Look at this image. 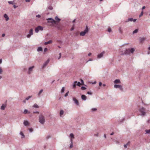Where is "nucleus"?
Masks as SVG:
<instances>
[{"instance_id": "obj_45", "label": "nucleus", "mask_w": 150, "mask_h": 150, "mask_svg": "<svg viewBox=\"0 0 150 150\" xmlns=\"http://www.w3.org/2000/svg\"><path fill=\"white\" fill-rule=\"evenodd\" d=\"M73 143L71 144H71H70V146H69L70 148L71 149V148H72L73 147Z\"/></svg>"}, {"instance_id": "obj_4", "label": "nucleus", "mask_w": 150, "mask_h": 150, "mask_svg": "<svg viewBox=\"0 0 150 150\" xmlns=\"http://www.w3.org/2000/svg\"><path fill=\"white\" fill-rule=\"evenodd\" d=\"M47 21L48 23H56V21L52 18H49L47 19Z\"/></svg>"}, {"instance_id": "obj_53", "label": "nucleus", "mask_w": 150, "mask_h": 150, "mask_svg": "<svg viewBox=\"0 0 150 150\" xmlns=\"http://www.w3.org/2000/svg\"><path fill=\"white\" fill-rule=\"evenodd\" d=\"M119 30L120 32L121 33H122V31L121 30V28H119Z\"/></svg>"}, {"instance_id": "obj_43", "label": "nucleus", "mask_w": 150, "mask_h": 150, "mask_svg": "<svg viewBox=\"0 0 150 150\" xmlns=\"http://www.w3.org/2000/svg\"><path fill=\"white\" fill-rule=\"evenodd\" d=\"M69 93V91H68L65 94V95H64V96L65 97H67V96H68V93Z\"/></svg>"}, {"instance_id": "obj_31", "label": "nucleus", "mask_w": 150, "mask_h": 150, "mask_svg": "<svg viewBox=\"0 0 150 150\" xmlns=\"http://www.w3.org/2000/svg\"><path fill=\"white\" fill-rule=\"evenodd\" d=\"M70 136L71 137V138H74V136L73 134L71 133L70 134Z\"/></svg>"}, {"instance_id": "obj_63", "label": "nucleus", "mask_w": 150, "mask_h": 150, "mask_svg": "<svg viewBox=\"0 0 150 150\" xmlns=\"http://www.w3.org/2000/svg\"><path fill=\"white\" fill-rule=\"evenodd\" d=\"M137 20V19H133V20L132 21L134 22H135Z\"/></svg>"}, {"instance_id": "obj_3", "label": "nucleus", "mask_w": 150, "mask_h": 150, "mask_svg": "<svg viewBox=\"0 0 150 150\" xmlns=\"http://www.w3.org/2000/svg\"><path fill=\"white\" fill-rule=\"evenodd\" d=\"M139 110L141 113V115H145L146 113L145 112V108H144L142 107L139 109Z\"/></svg>"}, {"instance_id": "obj_36", "label": "nucleus", "mask_w": 150, "mask_h": 150, "mask_svg": "<svg viewBox=\"0 0 150 150\" xmlns=\"http://www.w3.org/2000/svg\"><path fill=\"white\" fill-rule=\"evenodd\" d=\"M81 83L79 82H77L76 85L78 86H80L81 85Z\"/></svg>"}, {"instance_id": "obj_49", "label": "nucleus", "mask_w": 150, "mask_h": 150, "mask_svg": "<svg viewBox=\"0 0 150 150\" xmlns=\"http://www.w3.org/2000/svg\"><path fill=\"white\" fill-rule=\"evenodd\" d=\"M47 50V48H45L44 49V52H46Z\"/></svg>"}, {"instance_id": "obj_52", "label": "nucleus", "mask_w": 150, "mask_h": 150, "mask_svg": "<svg viewBox=\"0 0 150 150\" xmlns=\"http://www.w3.org/2000/svg\"><path fill=\"white\" fill-rule=\"evenodd\" d=\"M81 83H82V85L83 84L84 82H83V80L82 79H81Z\"/></svg>"}, {"instance_id": "obj_14", "label": "nucleus", "mask_w": 150, "mask_h": 150, "mask_svg": "<svg viewBox=\"0 0 150 150\" xmlns=\"http://www.w3.org/2000/svg\"><path fill=\"white\" fill-rule=\"evenodd\" d=\"M114 82L115 84L120 83H121V81L119 79H116L114 81Z\"/></svg>"}, {"instance_id": "obj_61", "label": "nucleus", "mask_w": 150, "mask_h": 150, "mask_svg": "<svg viewBox=\"0 0 150 150\" xmlns=\"http://www.w3.org/2000/svg\"><path fill=\"white\" fill-rule=\"evenodd\" d=\"M145 6H143L142 8V10H143L145 9Z\"/></svg>"}, {"instance_id": "obj_58", "label": "nucleus", "mask_w": 150, "mask_h": 150, "mask_svg": "<svg viewBox=\"0 0 150 150\" xmlns=\"http://www.w3.org/2000/svg\"><path fill=\"white\" fill-rule=\"evenodd\" d=\"M127 145L126 144H125L124 145V147L125 148H127Z\"/></svg>"}, {"instance_id": "obj_59", "label": "nucleus", "mask_w": 150, "mask_h": 150, "mask_svg": "<svg viewBox=\"0 0 150 150\" xmlns=\"http://www.w3.org/2000/svg\"><path fill=\"white\" fill-rule=\"evenodd\" d=\"M121 55H126V54H125V52H124V53H122L121 54Z\"/></svg>"}, {"instance_id": "obj_9", "label": "nucleus", "mask_w": 150, "mask_h": 150, "mask_svg": "<svg viewBox=\"0 0 150 150\" xmlns=\"http://www.w3.org/2000/svg\"><path fill=\"white\" fill-rule=\"evenodd\" d=\"M146 39V38L144 37H140L139 38V42L140 43H142Z\"/></svg>"}, {"instance_id": "obj_10", "label": "nucleus", "mask_w": 150, "mask_h": 150, "mask_svg": "<svg viewBox=\"0 0 150 150\" xmlns=\"http://www.w3.org/2000/svg\"><path fill=\"white\" fill-rule=\"evenodd\" d=\"M50 61V60L49 59H47L43 64V65L42 66V68H44L49 63Z\"/></svg>"}, {"instance_id": "obj_30", "label": "nucleus", "mask_w": 150, "mask_h": 150, "mask_svg": "<svg viewBox=\"0 0 150 150\" xmlns=\"http://www.w3.org/2000/svg\"><path fill=\"white\" fill-rule=\"evenodd\" d=\"M138 29H136L133 32V34L136 33L138 32Z\"/></svg>"}, {"instance_id": "obj_13", "label": "nucleus", "mask_w": 150, "mask_h": 150, "mask_svg": "<svg viewBox=\"0 0 150 150\" xmlns=\"http://www.w3.org/2000/svg\"><path fill=\"white\" fill-rule=\"evenodd\" d=\"M125 52V54H126V55L129 54L130 53V49H126Z\"/></svg>"}, {"instance_id": "obj_35", "label": "nucleus", "mask_w": 150, "mask_h": 150, "mask_svg": "<svg viewBox=\"0 0 150 150\" xmlns=\"http://www.w3.org/2000/svg\"><path fill=\"white\" fill-rule=\"evenodd\" d=\"M65 90V88L64 87H63L62 88V89H61V93H63L64 92Z\"/></svg>"}, {"instance_id": "obj_51", "label": "nucleus", "mask_w": 150, "mask_h": 150, "mask_svg": "<svg viewBox=\"0 0 150 150\" xmlns=\"http://www.w3.org/2000/svg\"><path fill=\"white\" fill-rule=\"evenodd\" d=\"M36 17L38 18H40L41 17V16L40 15H38L36 16Z\"/></svg>"}, {"instance_id": "obj_28", "label": "nucleus", "mask_w": 150, "mask_h": 150, "mask_svg": "<svg viewBox=\"0 0 150 150\" xmlns=\"http://www.w3.org/2000/svg\"><path fill=\"white\" fill-rule=\"evenodd\" d=\"M64 113V111L62 110H61L60 112V116H61Z\"/></svg>"}, {"instance_id": "obj_55", "label": "nucleus", "mask_w": 150, "mask_h": 150, "mask_svg": "<svg viewBox=\"0 0 150 150\" xmlns=\"http://www.w3.org/2000/svg\"><path fill=\"white\" fill-rule=\"evenodd\" d=\"M70 141L71 142V144L73 143V139L71 138V139Z\"/></svg>"}, {"instance_id": "obj_16", "label": "nucleus", "mask_w": 150, "mask_h": 150, "mask_svg": "<svg viewBox=\"0 0 150 150\" xmlns=\"http://www.w3.org/2000/svg\"><path fill=\"white\" fill-rule=\"evenodd\" d=\"M4 17L6 18V21H8L9 20V18L7 14H5L4 15Z\"/></svg>"}, {"instance_id": "obj_12", "label": "nucleus", "mask_w": 150, "mask_h": 150, "mask_svg": "<svg viewBox=\"0 0 150 150\" xmlns=\"http://www.w3.org/2000/svg\"><path fill=\"white\" fill-rule=\"evenodd\" d=\"M104 53L105 52L103 51L101 52L100 54H98L97 56L98 58H100L102 57Z\"/></svg>"}, {"instance_id": "obj_15", "label": "nucleus", "mask_w": 150, "mask_h": 150, "mask_svg": "<svg viewBox=\"0 0 150 150\" xmlns=\"http://www.w3.org/2000/svg\"><path fill=\"white\" fill-rule=\"evenodd\" d=\"M81 99L84 100H86V97L85 95H81Z\"/></svg>"}, {"instance_id": "obj_62", "label": "nucleus", "mask_w": 150, "mask_h": 150, "mask_svg": "<svg viewBox=\"0 0 150 150\" xmlns=\"http://www.w3.org/2000/svg\"><path fill=\"white\" fill-rule=\"evenodd\" d=\"M30 1V0H25V1L26 2H29Z\"/></svg>"}, {"instance_id": "obj_7", "label": "nucleus", "mask_w": 150, "mask_h": 150, "mask_svg": "<svg viewBox=\"0 0 150 150\" xmlns=\"http://www.w3.org/2000/svg\"><path fill=\"white\" fill-rule=\"evenodd\" d=\"M29 34H28L27 35V37L28 38H30L31 35H33V29H31L29 32Z\"/></svg>"}, {"instance_id": "obj_20", "label": "nucleus", "mask_w": 150, "mask_h": 150, "mask_svg": "<svg viewBox=\"0 0 150 150\" xmlns=\"http://www.w3.org/2000/svg\"><path fill=\"white\" fill-rule=\"evenodd\" d=\"M42 49L41 47H38V49H37V51L38 52L42 51Z\"/></svg>"}, {"instance_id": "obj_5", "label": "nucleus", "mask_w": 150, "mask_h": 150, "mask_svg": "<svg viewBox=\"0 0 150 150\" xmlns=\"http://www.w3.org/2000/svg\"><path fill=\"white\" fill-rule=\"evenodd\" d=\"M55 25L54 26L57 28L58 30H61L63 29V27L62 26L60 25L58 23H55Z\"/></svg>"}, {"instance_id": "obj_32", "label": "nucleus", "mask_w": 150, "mask_h": 150, "mask_svg": "<svg viewBox=\"0 0 150 150\" xmlns=\"http://www.w3.org/2000/svg\"><path fill=\"white\" fill-rule=\"evenodd\" d=\"M39 28H38V27L35 28V31L36 33H38L39 32Z\"/></svg>"}, {"instance_id": "obj_19", "label": "nucleus", "mask_w": 150, "mask_h": 150, "mask_svg": "<svg viewBox=\"0 0 150 150\" xmlns=\"http://www.w3.org/2000/svg\"><path fill=\"white\" fill-rule=\"evenodd\" d=\"M52 42V41L51 40H50L49 41L45 42L44 43L45 45H47L51 43Z\"/></svg>"}, {"instance_id": "obj_1", "label": "nucleus", "mask_w": 150, "mask_h": 150, "mask_svg": "<svg viewBox=\"0 0 150 150\" xmlns=\"http://www.w3.org/2000/svg\"><path fill=\"white\" fill-rule=\"evenodd\" d=\"M39 121L42 124H44L45 122V117L42 115H40L39 117Z\"/></svg>"}, {"instance_id": "obj_22", "label": "nucleus", "mask_w": 150, "mask_h": 150, "mask_svg": "<svg viewBox=\"0 0 150 150\" xmlns=\"http://www.w3.org/2000/svg\"><path fill=\"white\" fill-rule=\"evenodd\" d=\"M20 134L21 136V138H25V135H24L23 133L22 132H20Z\"/></svg>"}, {"instance_id": "obj_11", "label": "nucleus", "mask_w": 150, "mask_h": 150, "mask_svg": "<svg viewBox=\"0 0 150 150\" xmlns=\"http://www.w3.org/2000/svg\"><path fill=\"white\" fill-rule=\"evenodd\" d=\"M73 100L74 101V103L77 105H79V103L77 100L75 98H73Z\"/></svg>"}, {"instance_id": "obj_50", "label": "nucleus", "mask_w": 150, "mask_h": 150, "mask_svg": "<svg viewBox=\"0 0 150 150\" xmlns=\"http://www.w3.org/2000/svg\"><path fill=\"white\" fill-rule=\"evenodd\" d=\"M143 14V11H142L141 13V14H140V15H139V16L140 17L141 16H142Z\"/></svg>"}, {"instance_id": "obj_57", "label": "nucleus", "mask_w": 150, "mask_h": 150, "mask_svg": "<svg viewBox=\"0 0 150 150\" xmlns=\"http://www.w3.org/2000/svg\"><path fill=\"white\" fill-rule=\"evenodd\" d=\"M74 30V28L73 27H72V28L70 30L71 31H72Z\"/></svg>"}, {"instance_id": "obj_64", "label": "nucleus", "mask_w": 150, "mask_h": 150, "mask_svg": "<svg viewBox=\"0 0 150 150\" xmlns=\"http://www.w3.org/2000/svg\"><path fill=\"white\" fill-rule=\"evenodd\" d=\"M2 62V60L1 59H0V64H1Z\"/></svg>"}, {"instance_id": "obj_27", "label": "nucleus", "mask_w": 150, "mask_h": 150, "mask_svg": "<svg viewBox=\"0 0 150 150\" xmlns=\"http://www.w3.org/2000/svg\"><path fill=\"white\" fill-rule=\"evenodd\" d=\"M38 28H39V30H43V28L40 26H38Z\"/></svg>"}, {"instance_id": "obj_26", "label": "nucleus", "mask_w": 150, "mask_h": 150, "mask_svg": "<svg viewBox=\"0 0 150 150\" xmlns=\"http://www.w3.org/2000/svg\"><path fill=\"white\" fill-rule=\"evenodd\" d=\"M43 91V89H41L40 91L38 93V96H40L41 93H42V92Z\"/></svg>"}, {"instance_id": "obj_24", "label": "nucleus", "mask_w": 150, "mask_h": 150, "mask_svg": "<svg viewBox=\"0 0 150 150\" xmlns=\"http://www.w3.org/2000/svg\"><path fill=\"white\" fill-rule=\"evenodd\" d=\"M135 51V50L134 48H132L130 50V53H133Z\"/></svg>"}, {"instance_id": "obj_48", "label": "nucleus", "mask_w": 150, "mask_h": 150, "mask_svg": "<svg viewBox=\"0 0 150 150\" xmlns=\"http://www.w3.org/2000/svg\"><path fill=\"white\" fill-rule=\"evenodd\" d=\"M87 93L89 95H91L92 94V93L91 92H90L89 91H88L87 92Z\"/></svg>"}, {"instance_id": "obj_29", "label": "nucleus", "mask_w": 150, "mask_h": 150, "mask_svg": "<svg viewBox=\"0 0 150 150\" xmlns=\"http://www.w3.org/2000/svg\"><path fill=\"white\" fill-rule=\"evenodd\" d=\"M24 114H26L28 112V113H30V112H28V110H27V109H25L24 110Z\"/></svg>"}, {"instance_id": "obj_8", "label": "nucleus", "mask_w": 150, "mask_h": 150, "mask_svg": "<svg viewBox=\"0 0 150 150\" xmlns=\"http://www.w3.org/2000/svg\"><path fill=\"white\" fill-rule=\"evenodd\" d=\"M34 66H33L29 68L28 72V74H30L31 73V72L33 71V68H34Z\"/></svg>"}, {"instance_id": "obj_40", "label": "nucleus", "mask_w": 150, "mask_h": 150, "mask_svg": "<svg viewBox=\"0 0 150 150\" xmlns=\"http://www.w3.org/2000/svg\"><path fill=\"white\" fill-rule=\"evenodd\" d=\"M48 8L49 9L52 10L53 9V7L52 6H50L48 7Z\"/></svg>"}, {"instance_id": "obj_2", "label": "nucleus", "mask_w": 150, "mask_h": 150, "mask_svg": "<svg viewBox=\"0 0 150 150\" xmlns=\"http://www.w3.org/2000/svg\"><path fill=\"white\" fill-rule=\"evenodd\" d=\"M89 30L88 29V28L87 25L86 26V28L83 31H81L80 32V35L81 36H84L85 34L88 33V31Z\"/></svg>"}, {"instance_id": "obj_56", "label": "nucleus", "mask_w": 150, "mask_h": 150, "mask_svg": "<svg viewBox=\"0 0 150 150\" xmlns=\"http://www.w3.org/2000/svg\"><path fill=\"white\" fill-rule=\"evenodd\" d=\"M13 7L15 8H16L18 7V6H16L15 5H14L13 6Z\"/></svg>"}, {"instance_id": "obj_54", "label": "nucleus", "mask_w": 150, "mask_h": 150, "mask_svg": "<svg viewBox=\"0 0 150 150\" xmlns=\"http://www.w3.org/2000/svg\"><path fill=\"white\" fill-rule=\"evenodd\" d=\"M102 85V84L101 82H100L99 83V86H101Z\"/></svg>"}, {"instance_id": "obj_41", "label": "nucleus", "mask_w": 150, "mask_h": 150, "mask_svg": "<svg viewBox=\"0 0 150 150\" xmlns=\"http://www.w3.org/2000/svg\"><path fill=\"white\" fill-rule=\"evenodd\" d=\"M8 3L10 4H13V2L12 1H8Z\"/></svg>"}, {"instance_id": "obj_6", "label": "nucleus", "mask_w": 150, "mask_h": 150, "mask_svg": "<svg viewBox=\"0 0 150 150\" xmlns=\"http://www.w3.org/2000/svg\"><path fill=\"white\" fill-rule=\"evenodd\" d=\"M114 87L115 88H119L121 91H123V88L122 86L120 85L115 84L114 85Z\"/></svg>"}, {"instance_id": "obj_37", "label": "nucleus", "mask_w": 150, "mask_h": 150, "mask_svg": "<svg viewBox=\"0 0 150 150\" xmlns=\"http://www.w3.org/2000/svg\"><path fill=\"white\" fill-rule=\"evenodd\" d=\"M33 107L35 108H38V106L36 104H35L33 105Z\"/></svg>"}, {"instance_id": "obj_47", "label": "nucleus", "mask_w": 150, "mask_h": 150, "mask_svg": "<svg viewBox=\"0 0 150 150\" xmlns=\"http://www.w3.org/2000/svg\"><path fill=\"white\" fill-rule=\"evenodd\" d=\"M108 31L109 32H110L111 31V29L110 28H108Z\"/></svg>"}, {"instance_id": "obj_42", "label": "nucleus", "mask_w": 150, "mask_h": 150, "mask_svg": "<svg viewBox=\"0 0 150 150\" xmlns=\"http://www.w3.org/2000/svg\"><path fill=\"white\" fill-rule=\"evenodd\" d=\"M31 97V96H28V97L26 98L25 100H28Z\"/></svg>"}, {"instance_id": "obj_33", "label": "nucleus", "mask_w": 150, "mask_h": 150, "mask_svg": "<svg viewBox=\"0 0 150 150\" xmlns=\"http://www.w3.org/2000/svg\"><path fill=\"white\" fill-rule=\"evenodd\" d=\"M3 72V71L1 67H0V75L2 74Z\"/></svg>"}, {"instance_id": "obj_23", "label": "nucleus", "mask_w": 150, "mask_h": 150, "mask_svg": "<svg viewBox=\"0 0 150 150\" xmlns=\"http://www.w3.org/2000/svg\"><path fill=\"white\" fill-rule=\"evenodd\" d=\"M77 83V81H74V82L73 83V87L74 88H75L76 87V83Z\"/></svg>"}, {"instance_id": "obj_17", "label": "nucleus", "mask_w": 150, "mask_h": 150, "mask_svg": "<svg viewBox=\"0 0 150 150\" xmlns=\"http://www.w3.org/2000/svg\"><path fill=\"white\" fill-rule=\"evenodd\" d=\"M23 124L25 126H27L29 124V123L27 121H24L23 122Z\"/></svg>"}, {"instance_id": "obj_46", "label": "nucleus", "mask_w": 150, "mask_h": 150, "mask_svg": "<svg viewBox=\"0 0 150 150\" xmlns=\"http://www.w3.org/2000/svg\"><path fill=\"white\" fill-rule=\"evenodd\" d=\"M29 131L30 132H33V129L32 128H30L29 129Z\"/></svg>"}, {"instance_id": "obj_60", "label": "nucleus", "mask_w": 150, "mask_h": 150, "mask_svg": "<svg viewBox=\"0 0 150 150\" xmlns=\"http://www.w3.org/2000/svg\"><path fill=\"white\" fill-rule=\"evenodd\" d=\"M130 142L129 141L127 143V144H126L127 145H129V144H130Z\"/></svg>"}, {"instance_id": "obj_18", "label": "nucleus", "mask_w": 150, "mask_h": 150, "mask_svg": "<svg viewBox=\"0 0 150 150\" xmlns=\"http://www.w3.org/2000/svg\"><path fill=\"white\" fill-rule=\"evenodd\" d=\"M6 107V105H4V104H3L2 105V106H1V110H4L5 109Z\"/></svg>"}, {"instance_id": "obj_44", "label": "nucleus", "mask_w": 150, "mask_h": 150, "mask_svg": "<svg viewBox=\"0 0 150 150\" xmlns=\"http://www.w3.org/2000/svg\"><path fill=\"white\" fill-rule=\"evenodd\" d=\"M51 137V136L50 135H47L46 136V138L47 139H48L49 138Z\"/></svg>"}, {"instance_id": "obj_38", "label": "nucleus", "mask_w": 150, "mask_h": 150, "mask_svg": "<svg viewBox=\"0 0 150 150\" xmlns=\"http://www.w3.org/2000/svg\"><path fill=\"white\" fill-rule=\"evenodd\" d=\"M81 89L82 90H84L86 89V88L85 87L83 86L81 87Z\"/></svg>"}, {"instance_id": "obj_39", "label": "nucleus", "mask_w": 150, "mask_h": 150, "mask_svg": "<svg viewBox=\"0 0 150 150\" xmlns=\"http://www.w3.org/2000/svg\"><path fill=\"white\" fill-rule=\"evenodd\" d=\"M97 110V109L95 108H92L91 110L92 112H93L94 111H96Z\"/></svg>"}, {"instance_id": "obj_25", "label": "nucleus", "mask_w": 150, "mask_h": 150, "mask_svg": "<svg viewBox=\"0 0 150 150\" xmlns=\"http://www.w3.org/2000/svg\"><path fill=\"white\" fill-rule=\"evenodd\" d=\"M55 19L56 21H57L58 22H59L61 21V19L59 18L57 16H56L55 17Z\"/></svg>"}, {"instance_id": "obj_34", "label": "nucleus", "mask_w": 150, "mask_h": 150, "mask_svg": "<svg viewBox=\"0 0 150 150\" xmlns=\"http://www.w3.org/2000/svg\"><path fill=\"white\" fill-rule=\"evenodd\" d=\"M145 131L146 132V134H149L150 133V129H146L145 130Z\"/></svg>"}, {"instance_id": "obj_21", "label": "nucleus", "mask_w": 150, "mask_h": 150, "mask_svg": "<svg viewBox=\"0 0 150 150\" xmlns=\"http://www.w3.org/2000/svg\"><path fill=\"white\" fill-rule=\"evenodd\" d=\"M133 20V18H129L127 19V21H125V22H129V21H132Z\"/></svg>"}]
</instances>
